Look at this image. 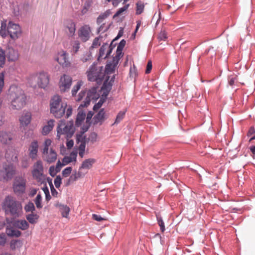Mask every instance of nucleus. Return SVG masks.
<instances>
[{
    "mask_svg": "<svg viewBox=\"0 0 255 255\" xmlns=\"http://www.w3.org/2000/svg\"><path fill=\"white\" fill-rule=\"evenodd\" d=\"M6 96L10 102L9 107L12 110H20L26 105V96L24 92L17 85L10 86Z\"/></svg>",
    "mask_w": 255,
    "mask_h": 255,
    "instance_id": "1",
    "label": "nucleus"
},
{
    "mask_svg": "<svg viewBox=\"0 0 255 255\" xmlns=\"http://www.w3.org/2000/svg\"><path fill=\"white\" fill-rule=\"evenodd\" d=\"M50 113L56 118H61L66 113V118H68L72 113V108L70 106L62 102L61 97L58 95L52 97L50 101Z\"/></svg>",
    "mask_w": 255,
    "mask_h": 255,
    "instance_id": "2",
    "label": "nucleus"
},
{
    "mask_svg": "<svg viewBox=\"0 0 255 255\" xmlns=\"http://www.w3.org/2000/svg\"><path fill=\"white\" fill-rule=\"evenodd\" d=\"M21 30L18 24L9 21L8 24L6 21H2L0 29V35L4 38L9 35L12 39L18 38L21 35Z\"/></svg>",
    "mask_w": 255,
    "mask_h": 255,
    "instance_id": "3",
    "label": "nucleus"
},
{
    "mask_svg": "<svg viewBox=\"0 0 255 255\" xmlns=\"http://www.w3.org/2000/svg\"><path fill=\"white\" fill-rule=\"evenodd\" d=\"M2 209L6 214H10L16 217L19 216L22 210V205L19 201H16L13 197L7 196L3 201Z\"/></svg>",
    "mask_w": 255,
    "mask_h": 255,
    "instance_id": "4",
    "label": "nucleus"
},
{
    "mask_svg": "<svg viewBox=\"0 0 255 255\" xmlns=\"http://www.w3.org/2000/svg\"><path fill=\"white\" fill-rule=\"evenodd\" d=\"M75 132L73 126V122L69 121L66 122L64 120H60L59 122L57 128V138L60 139L62 136L63 137L71 138Z\"/></svg>",
    "mask_w": 255,
    "mask_h": 255,
    "instance_id": "5",
    "label": "nucleus"
},
{
    "mask_svg": "<svg viewBox=\"0 0 255 255\" xmlns=\"http://www.w3.org/2000/svg\"><path fill=\"white\" fill-rule=\"evenodd\" d=\"M86 74L89 81H96L98 84H101L105 78L104 73L103 72V67L97 68L95 63L90 67Z\"/></svg>",
    "mask_w": 255,
    "mask_h": 255,
    "instance_id": "6",
    "label": "nucleus"
},
{
    "mask_svg": "<svg viewBox=\"0 0 255 255\" xmlns=\"http://www.w3.org/2000/svg\"><path fill=\"white\" fill-rule=\"evenodd\" d=\"M44 168L41 160H37L34 163L31 173L33 178L38 182H42L45 178L43 174Z\"/></svg>",
    "mask_w": 255,
    "mask_h": 255,
    "instance_id": "7",
    "label": "nucleus"
},
{
    "mask_svg": "<svg viewBox=\"0 0 255 255\" xmlns=\"http://www.w3.org/2000/svg\"><path fill=\"white\" fill-rule=\"evenodd\" d=\"M119 60H118V59H116V57H114L112 62L111 63L108 64L106 65L105 70L104 71L103 70V72L104 73L105 78V81H104V83L107 82V83H109L110 82H111L113 85V83L114 82L115 79V76H113L112 77L111 80L109 82V80L110 78V76H109V75L114 72L115 68L117 66Z\"/></svg>",
    "mask_w": 255,
    "mask_h": 255,
    "instance_id": "8",
    "label": "nucleus"
},
{
    "mask_svg": "<svg viewBox=\"0 0 255 255\" xmlns=\"http://www.w3.org/2000/svg\"><path fill=\"white\" fill-rule=\"evenodd\" d=\"M112 84L111 82L109 83H107V82L104 83L101 91L102 97L98 103L94 105L93 107L94 111H96L101 108L107 98V96L108 95L110 91L112 89Z\"/></svg>",
    "mask_w": 255,
    "mask_h": 255,
    "instance_id": "9",
    "label": "nucleus"
},
{
    "mask_svg": "<svg viewBox=\"0 0 255 255\" xmlns=\"http://www.w3.org/2000/svg\"><path fill=\"white\" fill-rule=\"evenodd\" d=\"M26 180L21 177H17L15 178L13 184L14 192L17 195H21L25 191Z\"/></svg>",
    "mask_w": 255,
    "mask_h": 255,
    "instance_id": "10",
    "label": "nucleus"
},
{
    "mask_svg": "<svg viewBox=\"0 0 255 255\" xmlns=\"http://www.w3.org/2000/svg\"><path fill=\"white\" fill-rule=\"evenodd\" d=\"M72 83V78L66 74L61 76L59 81V88L62 92H66L69 90Z\"/></svg>",
    "mask_w": 255,
    "mask_h": 255,
    "instance_id": "11",
    "label": "nucleus"
},
{
    "mask_svg": "<svg viewBox=\"0 0 255 255\" xmlns=\"http://www.w3.org/2000/svg\"><path fill=\"white\" fill-rule=\"evenodd\" d=\"M55 60L63 67H68L70 62L68 60V54L66 51L61 50L56 55Z\"/></svg>",
    "mask_w": 255,
    "mask_h": 255,
    "instance_id": "12",
    "label": "nucleus"
},
{
    "mask_svg": "<svg viewBox=\"0 0 255 255\" xmlns=\"http://www.w3.org/2000/svg\"><path fill=\"white\" fill-rule=\"evenodd\" d=\"M99 97V94L97 93V88L93 87L90 89L87 92V97L85 101L84 102V104L81 105V107H87L88 106L91 100H96Z\"/></svg>",
    "mask_w": 255,
    "mask_h": 255,
    "instance_id": "13",
    "label": "nucleus"
},
{
    "mask_svg": "<svg viewBox=\"0 0 255 255\" xmlns=\"http://www.w3.org/2000/svg\"><path fill=\"white\" fill-rule=\"evenodd\" d=\"M91 30L90 26L85 25L81 27L78 31V36L83 42L87 41L90 38Z\"/></svg>",
    "mask_w": 255,
    "mask_h": 255,
    "instance_id": "14",
    "label": "nucleus"
},
{
    "mask_svg": "<svg viewBox=\"0 0 255 255\" xmlns=\"http://www.w3.org/2000/svg\"><path fill=\"white\" fill-rule=\"evenodd\" d=\"M6 52V59L9 62H14L19 58V53L17 50L12 47H8L5 50Z\"/></svg>",
    "mask_w": 255,
    "mask_h": 255,
    "instance_id": "15",
    "label": "nucleus"
},
{
    "mask_svg": "<svg viewBox=\"0 0 255 255\" xmlns=\"http://www.w3.org/2000/svg\"><path fill=\"white\" fill-rule=\"evenodd\" d=\"M37 82L38 86L41 88H45L49 82L48 74L44 72H40L37 75Z\"/></svg>",
    "mask_w": 255,
    "mask_h": 255,
    "instance_id": "16",
    "label": "nucleus"
},
{
    "mask_svg": "<svg viewBox=\"0 0 255 255\" xmlns=\"http://www.w3.org/2000/svg\"><path fill=\"white\" fill-rule=\"evenodd\" d=\"M57 153L52 148L49 151L42 154V158L44 161L48 163L55 162L57 159Z\"/></svg>",
    "mask_w": 255,
    "mask_h": 255,
    "instance_id": "17",
    "label": "nucleus"
},
{
    "mask_svg": "<svg viewBox=\"0 0 255 255\" xmlns=\"http://www.w3.org/2000/svg\"><path fill=\"white\" fill-rule=\"evenodd\" d=\"M38 147V142L36 140H33L30 144L28 147V154L32 159L37 158Z\"/></svg>",
    "mask_w": 255,
    "mask_h": 255,
    "instance_id": "18",
    "label": "nucleus"
},
{
    "mask_svg": "<svg viewBox=\"0 0 255 255\" xmlns=\"http://www.w3.org/2000/svg\"><path fill=\"white\" fill-rule=\"evenodd\" d=\"M112 48L107 43L104 44L99 50V58H107L111 53Z\"/></svg>",
    "mask_w": 255,
    "mask_h": 255,
    "instance_id": "19",
    "label": "nucleus"
},
{
    "mask_svg": "<svg viewBox=\"0 0 255 255\" xmlns=\"http://www.w3.org/2000/svg\"><path fill=\"white\" fill-rule=\"evenodd\" d=\"M96 160L94 158H89L85 160L82 162L79 169L82 171L88 172V170L91 169L93 165L95 163Z\"/></svg>",
    "mask_w": 255,
    "mask_h": 255,
    "instance_id": "20",
    "label": "nucleus"
},
{
    "mask_svg": "<svg viewBox=\"0 0 255 255\" xmlns=\"http://www.w3.org/2000/svg\"><path fill=\"white\" fill-rule=\"evenodd\" d=\"M5 174L3 176L4 179L8 180L12 178L13 175L15 174V169L12 164L6 165L4 167Z\"/></svg>",
    "mask_w": 255,
    "mask_h": 255,
    "instance_id": "21",
    "label": "nucleus"
},
{
    "mask_svg": "<svg viewBox=\"0 0 255 255\" xmlns=\"http://www.w3.org/2000/svg\"><path fill=\"white\" fill-rule=\"evenodd\" d=\"M31 115L30 113L26 112L21 116L19 119L20 125L23 127H26L31 122Z\"/></svg>",
    "mask_w": 255,
    "mask_h": 255,
    "instance_id": "22",
    "label": "nucleus"
},
{
    "mask_svg": "<svg viewBox=\"0 0 255 255\" xmlns=\"http://www.w3.org/2000/svg\"><path fill=\"white\" fill-rule=\"evenodd\" d=\"M87 173L86 171H82L80 169L78 172L75 171L73 173L70 177L68 180V183L67 185H69V183L76 181L78 179L83 177Z\"/></svg>",
    "mask_w": 255,
    "mask_h": 255,
    "instance_id": "23",
    "label": "nucleus"
},
{
    "mask_svg": "<svg viewBox=\"0 0 255 255\" xmlns=\"http://www.w3.org/2000/svg\"><path fill=\"white\" fill-rule=\"evenodd\" d=\"M14 225L15 227L22 230H26L29 228V224L25 220H18L15 221Z\"/></svg>",
    "mask_w": 255,
    "mask_h": 255,
    "instance_id": "24",
    "label": "nucleus"
},
{
    "mask_svg": "<svg viewBox=\"0 0 255 255\" xmlns=\"http://www.w3.org/2000/svg\"><path fill=\"white\" fill-rule=\"evenodd\" d=\"M126 45V41L124 39L122 40L120 43L119 44L117 51H116V55L115 56L116 59H118V60H120L121 57L123 56L122 51L123 50L124 47Z\"/></svg>",
    "mask_w": 255,
    "mask_h": 255,
    "instance_id": "25",
    "label": "nucleus"
},
{
    "mask_svg": "<svg viewBox=\"0 0 255 255\" xmlns=\"http://www.w3.org/2000/svg\"><path fill=\"white\" fill-rule=\"evenodd\" d=\"M11 136L9 132L4 131H0V141L2 143H7L8 141L11 140Z\"/></svg>",
    "mask_w": 255,
    "mask_h": 255,
    "instance_id": "26",
    "label": "nucleus"
},
{
    "mask_svg": "<svg viewBox=\"0 0 255 255\" xmlns=\"http://www.w3.org/2000/svg\"><path fill=\"white\" fill-rule=\"evenodd\" d=\"M57 206L59 208L62 216L64 218H67L70 211L69 207L67 205L61 204H58Z\"/></svg>",
    "mask_w": 255,
    "mask_h": 255,
    "instance_id": "27",
    "label": "nucleus"
},
{
    "mask_svg": "<svg viewBox=\"0 0 255 255\" xmlns=\"http://www.w3.org/2000/svg\"><path fill=\"white\" fill-rule=\"evenodd\" d=\"M55 121L53 120H50L48 122L46 125H45L42 129V134L43 135H46L53 129L54 126Z\"/></svg>",
    "mask_w": 255,
    "mask_h": 255,
    "instance_id": "28",
    "label": "nucleus"
},
{
    "mask_svg": "<svg viewBox=\"0 0 255 255\" xmlns=\"http://www.w3.org/2000/svg\"><path fill=\"white\" fill-rule=\"evenodd\" d=\"M105 118V112L104 109L100 110L99 113L94 117L95 123L102 122Z\"/></svg>",
    "mask_w": 255,
    "mask_h": 255,
    "instance_id": "29",
    "label": "nucleus"
},
{
    "mask_svg": "<svg viewBox=\"0 0 255 255\" xmlns=\"http://www.w3.org/2000/svg\"><path fill=\"white\" fill-rule=\"evenodd\" d=\"M6 61V55L5 50L0 47V69L4 67Z\"/></svg>",
    "mask_w": 255,
    "mask_h": 255,
    "instance_id": "30",
    "label": "nucleus"
},
{
    "mask_svg": "<svg viewBox=\"0 0 255 255\" xmlns=\"http://www.w3.org/2000/svg\"><path fill=\"white\" fill-rule=\"evenodd\" d=\"M6 233L8 236L18 237L21 235V232L12 228H7Z\"/></svg>",
    "mask_w": 255,
    "mask_h": 255,
    "instance_id": "31",
    "label": "nucleus"
},
{
    "mask_svg": "<svg viewBox=\"0 0 255 255\" xmlns=\"http://www.w3.org/2000/svg\"><path fill=\"white\" fill-rule=\"evenodd\" d=\"M112 12L110 9H108L103 13H102L97 19V23L98 24L102 23L104 19L107 18L111 14Z\"/></svg>",
    "mask_w": 255,
    "mask_h": 255,
    "instance_id": "32",
    "label": "nucleus"
},
{
    "mask_svg": "<svg viewBox=\"0 0 255 255\" xmlns=\"http://www.w3.org/2000/svg\"><path fill=\"white\" fill-rule=\"evenodd\" d=\"M26 217V219L30 224H34L37 223L39 216L36 214L31 213V214L27 215Z\"/></svg>",
    "mask_w": 255,
    "mask_h": 255,
    "instance_id": "33",
    "label": "nucleus"
},
{
    "mask_svg": "<svg viewBox=\"0 0 255 255\" xmlns=\"http://www.w3.org/2000/svg\"><path fill=\"white\" fill-rule=\"evenodd\" d=\"M136 14H140L143 11L144 4L141 1H139L136 3Z\"/></svg>",
    "mask_w": 255,
    "mask_h": 255,
    "instance_id": "34",
    "label": "nucleus"
},
{
    "mask_svg": "<svg viewBox=\"0 0 255 255\" xmlns=\"http://www.w3.org/2000/svg\"><path fill=\"white\" fill-rule=\"evenodd\" d=\"M82 84L83 82L82 81H78L77 84L73 87L72 90V95L73 96L76 95L77 92L80 90Z\"/></svg>",
    "mask_w": 255,
    "mask_h": 255,
    "instance_id": "35",
    "label": "nucleus"
},
{
    "mask_svg": "<svg viewBox=\"0 0 255 255\" xmlns=\"http://www.w3.org/2000/svg\"><path fill=\"white\" fill-rule=\"evenodd\" d=\"M4 75L5 72L0 73V94L2 93L4 86Z\"/></svg>",
    "mask_w": 255,
    "mask_h": 255,
    "instance_id": "36",
    "label": "nucleus"
},
{
    "mask_svg": "<svg viewBox=\"0 0 255 255\" xmlns=\"http://www.w3.org/2000/svg\"><path fill=\"white\" fill-rule=\"evenodd\" d=\"M126 112L120 111L117 115L115 124H119L124 118L125 116Z\"/></svg>",
    "mask_w": 255,
    "mask_h": 255,
    "instance_id": "37",
    "label": "nucleus"
},
{
    "mask_svg": "<svg viewBox=\"0 0 255 255\" xmlns=\"http://www.w3.org/2000/svg\"><path fill=\"white\" fill-rule=\"evenodd\" d=\"M35 207L32 202H28L24 207V210L26 212H31L33 213L35 211Z\"/></svg>",
    "mask_w": 255,
    "mask_h": 255,
    "instance_id": "38",
    "label": "nucleus"
},
{
    "mask_svg": "<svg viewBox=\"0 0 255 255\" xmlns=\"http://www.w3.org/2000/svg\"><path fill=\"white\" fill-rule=\"evenodd\" d=\"M42 197L40 194H38L35 198V203L37 208L40 209L42 207L41 204Z\"/></svg>",
    "mask_w": 255,
    "mask_h": 255,
    "instance_id": "39",
    "label": "nucleus"
},
{
    "mask_svg": "<svg viewBox=\"0 0 255 255\" xmlns=\"http://www.w3.org/2000/svg\"><path fill=\"white\" fill-rule=\"evenodd\" d=\"M67 28L69 30V34L71 36L73 35L76 30L75 24L71 22L67 26Z\"/></svg>",
    "mask_w": 255,
    "mask_h": 255,
    "instance_id": "40",
    "label": "nucleus"
},
{
    "mask_svg": "<svg viewBox=\"0 0 255 255\" xmlns=\"http://www.w3.org/2000/svg\"><path fill=\"white\" fill-rule=\"evenodd\" d=\"M80 48V42L78 41H75L72 45V51L74 54L76 53Z\"/></svg>",
    "mask_w": 255,
    "mask_h": 255,
    "instance_id": "41",
    "label": "nucleus"
},
{
    "mask_svg": "<svg viewBox=\"0 0 255 255\" xmlns=\"http://www.w3.org/2000/svg\"><path fill=\"white\" fill-rule=\"evenodd\" d=\"M157 220L158 222V225L160 227L161 231L163 233L165 230L164 223L163 221L162 220L161 217H157Z\"/></svg>",
    "mask_w": 255,
    "mask_h": 255,
    "instance_id": "42",
    "label": "nucleus"
},
{
    "mask_svg": "<svg viewBox=\"0 0 255 255\" xmlns=\"http://www.w3.org/2000/svg\"><path fill=\"white\" fill-rule=\"evenodd\" d=\"M129 4L125 5L124 7L120 8L115 14L114 17H117L121 15L123 12L126 11L128 7Z\"/></svg>",
    "mask_w": 255,
    "mask_h": 255,
    "instance_id": "43",
    "label": "nucleus"
},
{
    "mask_svg": "<svg viewBox=\"0 0 255 255\" xmlns=\"http://www.w3.org/2000/svg\"><path fill=\"white\" fill-rule=\"evenodd\" d=\"M101 37H96L92 43V48H97L101 45Z\"/></svg>",
    "mask_w": 255,
    "mask_h": 255,
    "instance_id": "44",
    "label": "nucleus"
},
{
    "mask_svg": "<svg viewBox=\"0 0 255 255\" xmlns=\"http://www.w3.org/2000/svg\"><path fill=\"white\" fill-rule=\"evenodd\" d=\"M72 170V168L71 167H68L66 168L62 171V175L65 177L68 176L71 173Z\"/></svg>",
    "mask_w": 255,
    "mask_h": 255,
    "instance_id": "45",
    "label": "nucleus"
},
{
    "mask_svg": "<svg viewBox=\"0 0 255 255\" xmlns=\"http://www.w3.org/2000/svg\"><path fill=\"white\" fill-rule=\"evenodd\" d=\"M55 187L58 188L60 186L61 184V178L60 176H57L54 181Z\"/></svg>",
    "mask_w": 255,
    "mask_h": 255,
    "instance_id": "46",
    "label": "nucleus"
},
{
    "mask_svg": "<svg viewBox=\"0 0 255 255\" xmlns=\"http://www.w3.org/2000/svg\"><path fill=\"white\" fill-rule=\"evenodd\" d=\"M6 241V237L4 234H0V245L4 246Z\"/></svg>",
    "mask_w": 255,
    "mask_h": 255,
    "instance_id": "47",
    "label": "nucleus"
},
{
    "mask_svg": "<svg viewBox=\"0 0 255 255\" xmlns=\"http://www.w3.org/2000/svg\"><path fill=\"white\" fill-rule=\"evenodd\" d=\"M29 166V159L27 158H24L21 160V166L26 168Z\"/></svg>",
    "mask_w": 255,
    "mask_h": 255,
    "instance_id": "48",
    "label": "nucleus"
},
{
    "mask_svg": "<svg viewBox=\"0 0 255 255\" xmlns=\"http://www.w3.org/2000/svg\"><path fill=\"white\" fill-rule=\"evenodd\" d=\"M152 62L151 60H149L147 62V65H146V68L145 70V73L148 74L151 72V70L152 69Z\"/></svg>",
    "mask_w": 255,
    "mask_h": 255,
    "instance_id": "49",
    "label": "nucleus"
},
{
    "mask_svg": "<svg viewBox=\"0 0 255 255\" xmlns=\"http://www.w3.org/2000/svg\"><path fill=\"white\" fill-rule=\"evenodd\" d=\"M85 115L78 114L76 119V123L77 124H80L85 119Z\"/></svg>",
    "mask_w": 255,
    "mask_h": 255,
    "instance_id": "50",
    "label": "nucleus"
},
{
    "mask_svg": "<svg viewBox=\"0 0 255 255\" xmlns=\"http://www.w3.org/2000/svg\"><path fill=\"white\" fill-rule=\"evenodd\" d=\"M50 189H51L52 195L54 197H57V194H58V192L54 188L52 182H51L50 183Z\"/></svg>",
    "mask_w": 255,
    "mask_h": 255,
    "instance_id": "51",
    "label": "nucleus"
},
{
    "mask_svg": "<svg viewBox=\"0 0 255 255\" xmlns=\"http://www.w3.org/2000/svg\"><path fill=\"white\" fill-rule=\"evenodd\" d=\"M91 58H92V55H91V53H87L82 58V60L83 62H86L90 60L91 59Z\"/></svg>",
    "mask_w": 255,
    "mask_h": 255,
    "instance_id": "52",
    "label": "nucleus"
},
{
    "mask_svg": "<svg viewBox=\"0 0 255 255\" xmlns=\"http://www.w3.org/2000/svg\"><path fill=\"white\" fill-rule=\"evenodd\" d=\"M92 218L94 220H96L97 221H102L105 220V219L102 218L100 215L95 214L92 215Z\"/></svg>",
    "mask_w": 255,
    "mask_h": 255,
    "instance_id": "53",
    "label": "nucleus"
},
{
    "mask_svg": "<svg viewBox=\"0 0 255 255\" xmlns=\"http://www.w3.org/2000/svg\"><path fill=\"white\" fill-rule=\"evenodd\" d=\"M167 38V34L165 31H161L159 34V38L161 40H165Z\"/></svg>",
    "mask_w": 255,
    "mask_h": 255,
    "instance_id": "54",
    "label": "nucleus"
},
{
    "mask_svg": "<svg viewBox=\"0 0 255 255\" xmlns=\"http://www.w3.org/2000/svg\"><path fill=\"white\" fill-rule=\"evenodd\" d=\"M65 164H62L60 161H58L56 164L55 168L56 171L59 172L62 166L64 165Z\"/></svg>",
    "mask_w": 255,
    "mask_h": 255,
    "instance_id": "55",
    "label": "nucleus"
},
{
    "mask_svg": "<svg viewBox=\"0 0 255 255\" xmlns=\"http://www.w3.org/2000/svg\"><path fill=\"white\" fill-rule=\"evenodd\" d=\"M57 173H58V172L56 171L54 166H51L49 168V173L51 176H54Z\"/></svg>",
    "mask_w": 255,
    "mask_h": 255,
    "instance_id": "56",
    "label": "nucleus"
},
{
    "mask_svg": "<svg viewBox=\"0 0 255 255\" xmlns=\"http://www.w3.org/2000/svg\"><path fill=\"white\" fill-rule=\"evenodd\" d=\"M86 92L84 91H82L79 94L78 96V98L76 99L78 101H80L81 100H82L84 96H85Z\"/></svg>",
    "mask_w": 255,
    "mask_h": 255,
    "instance_id": "57",
    "label": "nucleus"
},
{
    "mask_svg": "<svg viewBox=\"0 0 255 255\" xmlns=\"http://www.w3.org/2000/svg\"><path fill=\"white\" fill-rule=\"evenodd\" d=\"M254 133H255V128L254 127H252L250 128L247 133V136H250Z\"/></svg>",
    "mask_w": 255,
    "mask_h": 255,
    "instance_id": "58",
    "label": "nucleus"
},
{
    "mask_svg": "<svg viewBox=\"0 0 255 255\" xmlns=\"http://www.w3.org/2000/svg\"><path fill=\"white\" fill-rule=\"evenodd\" d=\"M108 2H112L114 6H117L122 0H107Z\"/></svg>",
    "mask_w": 255,
    "mask_h": 255,
    "instance_id": "59",
    "label": "nucleus"
},
{
    "mask_svg": "<svg viewBox=\"0 0 255 255\" xmlns=\"http://www.w3.org/2000/svg\"><path fill=\"white\" fill-rule=\"evenodd\" d=\"M236 79V77H229V84H230V86H233L234 85Z\"/></svg>",
    "mask_w": 255,
    "mask_h": 255,
    "instance_id": "60",
    "label": "nucleus"
},
{
    "mask_svg": "<svg viewBox=\"0 0 255 255\" xmlns=\"http://www.w3.org/2000/svg\"><path fill=\"white\" fill-rule=\"evenodd\" d=\"M74 145V141L73 140H68L66 143L67 147L68 149H71Z\"/></svg>",
    "mask_w": 255,
    "mask_h": 255,
    "instance_id": "61",
    "label": "nucleus"
},
{
    "mask_svg": "<svg viewBox=\"0 0 255 255\" xmlns=\"http://www.w3.org/2000/svg\"><path fill=\"white\" fill-rule=\"evenodd\" d=\"M52 141L50 139H46L44 143V146H50L51 144Z\"/></svg>",
    "mask_w": 255,
    "mask_h": 255,
    "instance_id": "62",
    "label": "nucleus"
},
{
    "mask_svg": "<svg viewBox=\"0 0 255 255\" xmlns=\"http://www.w3.org/2000/svg\"><path fill=\"white\" fill-rule=\"evenodd\" d=\"M71 161V160L70 158L69 157H65L63 159V164H65V165L66 164H67V163L70 162Z\"/></svg>",
    "mask_w": 255,
    "mask_h": 255,
    "instance_id": "63",
    "label": "nucleus"
},
{
    "mask_svg": "<svg viewBox=\"0 0 255 255\" xmlns=\"http://www.w3.org/2000/svg\"><path fill=\"white\" fill-rule=\"evenodd\" d=\"M85 145L84 144H81L79 146V151H85Z\"/></svg>",
    "mask_w": 255,
    "mask_h": 255,
    "instance_id": "64",
    "label": "nucleus"
}]
</instances>
